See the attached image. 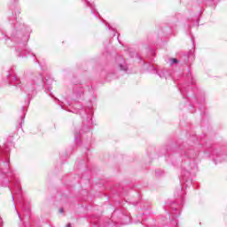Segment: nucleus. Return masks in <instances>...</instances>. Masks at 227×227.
Returning <instances> with one entry per match:
<instances>
[{"label":"nucleus","instance_id":"f257e3e1","mask_svg":"<svg viewBox=\"0 0 227 227\" xmlns=\"http://www.w3.org/2000/svg\"><path fill=\"white\" fill-rule=\"evenodd\" d=\"M19 15H20V10L19 8H15L12 10V16L9 17V21L11 24L14 25L11 40L18 43L16 50L17 56H19V58H24L26 54H29V51L26 49L27 36L25 35L26 33H27V27H26L22 20H19Z\"/></svg>","mask_w":227,"mask_h":227},{"label":"nucleus","instance_id":"f03ea898","mask_svg":"<svg viewBox=\"0 0 227 227\" xmlns=\"http://www.w3.org/2000/svg\"><path fill=\"white\" fill-rule=\"evenodd\" d=\"M8 81L11 79V84L15 86L20 91L27 93L28 97L33 95L39 88H43L45 82L43 81V74L38 71L30 72L27 75L21 79L12 74L7 75Z\"/></svg>","mask_w":227,"mask_h":227},{"label":"nucleus","instance_id":"7ed1b4c3","mask_svg":"<svg viewBox=\"0 0 227 227\" xmlns=\"http://www.w3.org/2000/svg\"><path fill=\"white\" fill-rule=\"evenodd\" d=\"M8 152H10L8 148L4 149L0 146V184L3 180H5V184H3V185H6L11 180H13V176H15V173L10 168Z\"/></svg>","mask_w":227,"mask_h":227},{"label":"nucleus","instance_id":"20e7f679","mask_svg":"<svg viewBox=\"0 0 227 227\" xmlns=\"http://www.w3.org/2000/svg\"><path fill=\"white\" fill-rule=\"evenodd\" d=\"M86 114V121H87V125L83 126V128L81 130H76L74 132V140L77 141V139H79V136H81V134H84V132H89L90 131V127H91V114H88L86 113V110L84 109H81L80 110V114Z\"/></svg>","mask_w":227,"mask_h":227},{"label":"nucleus","instance_id":"39448f33","mask_svg":"<svg viewBox=\"0 0 227 227\" xmlns=\"http://www.w3.org/2000/svg\"><path fill=\"white\" fill-rule=\"evenodd\" d=\"M187 80L188 82L180 88V92L184 98H185V93H187L189 90H192L190 84L194 85L196 83V80L193 79L192 74L191 73L188 74Z\"/></svg>","mask_w":227,"mask_h":227},{"label":"nucleus","instance_id":"423d86ee","mask_svg":"<svg viewBox=\"0 0 227 227\" xmlns=\"http://www.w3.org/2000/svg\"><path fill=\"white\" fill-rule=\"evenodd\" d=\"M181 155L186 157V159H196L198 157V151H195L192 146H185L181 150Z\"/></svg>","mask_w":227,"mask_h":227},{"label":"nucleus","instance_id":"0eeeda50","mask_svg":"<svg viewBox=\"0 0 227 227\" xmlns=\"http://www.w3.org/2000/svg\"><path fill=\"white\" fill-rule=\"evenodd\" d=\"M20 186H19V184L15 185V195L18 196L19 198V203H20V207L21 208V210H23V212H27V214H29V207H26V202L24 201V200L20 199L21 195H20Z\"/></svg>","mask_w":227,"mask_h":227},{"label":"nucleus","instance_id":"6e6552de","mask_svg":"<svg viewBox=\"0 0 227 227\" xmlns=\"http://www.w3.org/2000/svg\"><path fill=\"white\" fill-rule=\"evenodd\" d=\"M116 68L122 72H127V70H129V66H127V62H125V59L123 57L116 58Z\"/></svg>","mask_w":227,"mask_h":227},{"label":"nucleus","instance_id":"1a4fd4ad","mask_svg":"<svg viewBox=\"0 0 227 227\" xmlns=\"http://www.w3.org/2000/svg\"><path fill=\"white\" fill-rule=\"evenodd\" d=\"M169 206H170V208L174 210V212L172 213V219H176V217L180 215V211H178V208H180V206L176 205L175 201H172L171 203H169Z\"/></svg>","mask_w":227,"mask_h":227},{"label":"nucleus","instance_id":"9d476101","mask_svg":"<svg viewBox=\"0 0 227 227\" xmlns=\"http://www.w3.org/2000/svg\"><path fill=\"white\" fill-rule=\"evenodd\" d=\"M120 210L122 211V214L121 216L122 224H130V216L127 215V211H125V207H121Z\"/></svg>","mask_w":227,"mask_h":227},{"label":"nucleus","instance_id":"9b49d317","mask_svg":"<svg viewBox=\"0 0 227 227\" xmlns=\"http://www.w3.org/2000/svg\"><path fill=\"white\" fill-rule=\"evenodd\" d=\"M103 227H116V223H114L112 219H109L105 222Z\"/></svg>","mask_w":227,"mask_h":227},{"label":"nucleus","instance_id":"f8f14e48","mask_svg":"<svg viewBox=\"0 0 227 227\" xmlns=\"http://www.w3.org/2000/svg\"><path fill=\"white\" fill-rule=\"evenodd\" d=\"M158 75H160V77L161 78L168 77V73L160 70V71H158Z\"/></svg>","mask_w":227,"mask_h":227},{"label":"nucleus","instance_id":"ddd939ff","mask_svg":"<svg viewBox=\"0 0 227 227\" xmlns=\"http://www.w3.org/2000/svg\"><path fill=\"white\" fill-rule=\"evenodd\" d=\"M169 61H170V65L171 66L176 65L178 63V59H170Z\"/></svg>","mask_w":227,"mask_h":227},{"label":"nucleus","instance_id":"4468645a","mask_svg":"<svg viewBox=\"0 0 227 227\" xmlns=\"http://www.w3.org/2000/svg\"><path fill=\"white\" fill-rule=\"evenodd\" d=\"M163 173H164V172H163L162 170H160V169H158V170L155 171L156 176H160V175H162Z\"/></svg>","mask_w":227,"mask_h":227},{"label":"nucleus","instance_id":"2eb2a0df","mask_svg":"<svg viewBox=\"0 0 227 227\" xmlns=\"http://www.w3.org/2000/svg\"><path fill=\"white\" fill-rule=\"evenodd\" d=\"M4 38H6V35L0 31V40H4Z\"/></svg>","mask_w":227,"mask_h":227},{"label":"nucleus","instance_id":"dca6fc26","mask_svg":"<svg viewBox=\"0 0 227 227\" xmlns=\"http://www.w3.org/2000/svg\"><path fill=\"white\" fill-rule=\"evenodd\" d=\"M17 214H18V217H19L20 221H22V216L20 215V213H19V211H17Z\"/></svg>","mask_w":227,"mask_h":227},{"label":"nucleus","instance_id":"f3484780","mask_svg":"<svg viewBox=\"0 0 227 227\" xmlns=\"http://www.w3.org/2000/svg\"><path fill=\"white\" fill-rule=\"evenodd\" d=\"M106 28L107 29H113V27H111L109 24H106Z\"/></svg>","mask_w":227,"mask_h":227},{"label":"nucleus","instance_id":"a211bd4d","mask_svg":"<svg viewBox=\"0 0 227 227\" xmlns=\"http://www.w3.org/2000/svg\"><path fill=\"white\" fill-rule=\"evenodd\" d=\"M59 212H60V214H63V207H61V208H59Z\"/></svg>","mask_w":227,"mask_h":227},{"label":"nucleus","instance_id":"6ab92c4d","mask_svg":"<svg viewBox=\"0 0 227 227\" xmlns=\"http://www.w3.org/2000/svg\"><path fill=\"white\" fill-rule=\"evenodd\" d=\"M3 226V220H1V218H0V227H2Z\"/></svg>","mask_w":227,"mask_h":227},{"label":"nucleus","instance_id":"aec40b11","mask_svg":"<svg viewBox=\"0 0 227 227\" xmlns=\"http://www.w3.org/2000/svg\"><path fill=\"white\" fill-rule=\"evenodd\" d=\"M22 110H23V111H26V107L22 106Z\"/></svg>","mask_w":227,"mask_h":227},{"label":"nucleus","instance_id":"412c9836","mask_svg":"<svg viewBox=\"0 0 227 227\" xmlns=\"http://www.w3.org/2000/svg\"><path fill=\"white\" fill-rule=\"evenodd\" d=\"M67 227H72V225H70V223H68V224L67 225Z\"/></svg>","mask_w":227,"mask_h":227},{"label":"nucleus","instance_id":"4be33fe9","mask_svg":"<svg viewBox=\"0 0 227 227\" xmlns=\"http://www.w3.org/2000/svg\"><path fill=\"white\" fill-rule=\"evenodd\" d=\"M15 200V197L14 196H12V201H14Z\"/></svg>","mask_w":227,"mask_h":227},{"label":"nucleus","instance_id":"5701e85b","mask_svg":"<svg viewBox=\"0 0 227 227\" xmlns=\"http://www.w3.org/2000/svg\"><path fill=\"white\" fill-rule=\"evenodd\" d=\"M87 4H89V6H91V4H90V2H87Z\"/></svg>","mask_w":227,"mask_h":227},{"label":"nucleus","instance_id":"b1692460","mask_svg":"<svg viewBox=\"0 0 227 227\" xmlns=\"http://www.w3.org/2000/svg\"><path fill=\"white\" fill-rule=\"evenodd\" d=\"M49 83V80H46V84H48Z\"/></svg>","mask_w":227,"mask_h":227},{"label":"nucleus","instance_id":"393cba45","mask_svg":"<svg viewBox=\"0 0 227 227\" xmlns=\"http://www.w3.org/2000/svg\"><path fill=\"white\" fill-rule=\"evenodd\" d=\"M48 90L51 91V87L48 88Z\"/></svg>","mask_w":227,"mask_h":227},{"label":"nucleus","instance_id":"a878e982","mask_svg":"<svg viewBox=\"0 0 227 227\" xmlns=\"http://www.w3.org/2000/svg\"><path fill=\"white\" fill-rule=\"evenodd\" d=\"M114 215H116V211H114Z\"/></svg>","mask_w":227,"mask_h":227},{"label":"nucleus","instance_id":"bb28decb","mask_svg":"<svg viewBox=\"0 0 227 227\" xmlns=\"http://www.w3.org/2000/svg\"><path fill=\"white\" fill-rule=\"evenodd\" d=\"M38 64L40 65V60H37Z\"/></svg>","mask_w":227,"mask_h":227},{"label":"nucleus","instance_id":"cd10ccee","mask_svg":"<svg viewBox=\"0 0 227 227\" xmlns=\"http://www.w3.org/2000/svg\"><path fill=\"white\" fill-rule=\"evenodd\" d=\"M92 12V13H95L93 11H91Z\"/></svg>","mask_w":227,"mask_h":227},{"label":"nucleus","instance_id":"c85d7f7f","mask_svg":"<svg viewBox=\"0 0 227 227\" xmlns=\"http://www.w3.org/2000/svg\"><path fill=\"white\" fill-rule=\"evenodd\" d=\"M82 1H86V0H82Z\"/></svg>","mask_w":227,"mask_h":227}]
</instances>
